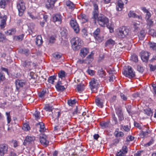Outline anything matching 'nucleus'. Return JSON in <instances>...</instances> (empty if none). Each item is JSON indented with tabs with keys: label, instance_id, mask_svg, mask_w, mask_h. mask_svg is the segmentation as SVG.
I'll use <instances>...</instances> for the list:
<instances>
[{
	"label": "nucleus",
	"instance_id": "obj_39",
	"mask_svg": "<svg viewBox=\"0 0 156 156\" xmlns=\"http://www.w3.org/2000/svg\"><path fill=\"white\" fill-rule=\"evenodd\" d=\"M98 10H93V15L94 19H96L98 17Z\"/></svg>",
	"mask_w": 156,
	"mask_h": 156
},
{
	"label": "nucleus",
	"instance_id": "obj_10",
	"mask_svg": "<svg viewBox=\"0 0 156 156\" xmlns=\"http://www.w3.org/2000/svg\"><path fill=\"white\" fill-rule=\"evenodd\" d=\"M70 24L75 32L76 33H78L80 31V29L76 21L73 20H71L70 22Z\"/></svg>",
	"mask_w": 156,
	"mask_h": 156
},
{
	"label": "nucleus",
	"instance_id": "obj_51",
	"mask_svg": "<svg viewBox=\"0 0 156 156\" xmlns=\"http://www.w3.org/2000/svg\"><path fill=\"white\" fill-rule=\"evenodd\" d=\"M6 38L4 35L0 32V42H3L5 41Z\"/></svg>",
	"mask_w": 156,
	"mask_h": 156
},
{
	"label": "nucleus",
	"instance_id": "obj_3",
	"mask_svg": "<svg viewBox=\"0 0 156 156\" xmlns=\"http://www.w3.org/2000/svg\"><path fill=\"white\" fill-rule=\"evenodd\" d=\"M17 6L19 11V16H22L26 9L24 2L21 0L17 2Z\"/></svg>",
	"mask_w": 156,
	"mask_h": 156
},
{
	"label": "nucleus",
	"instance_id": "obj_38",
	"mask_svg": "<svg viewBox=\"0 0 156 156\" xmlns=\"http://www.w3.org/2000/svg\"><path fill=\"white\" fill-rule=\"evenodd\" d=\"M66 75L65 73L63 71H60L58 73V77L62 79L63 77H65Z\"/></svg>",
	"mask_w": 156,
	"mask_h": 156
},
{
	"label": "nucleus",
	"instance_id": "obj_15",
	"mask_svg": "<svg viewBox=\"0 0 156 156\" xmlns=\"http://www.w3.org/2000/svg\"><path fill=\"white\" fill-rule=\"evenodd\" d=\"M62 16L60 14H57L55 15L53 17V22H58V24H60L62 21Z\"/></svg>",
	"mask_w": 156,
	"mask_h": 156
},
{
	"label": "nucleus",
	"instance_id": "obj_4",
	"mask_svg": "<svg viewBox=\"0 0 156 156\" xmlns=\"http://www.w3.org/2000/svg\"><path fill=\"white\" fill-rule=\"evenodd\" d=\"M129 30L125 27L120 28L118 33V36L121 38H123L128 35L129 33Z\"/></svg>",
	"mask_w": 156,
	"mask_h": 156
},
{
	"label": "nucleus",
	"instance_id": "obj_18",
	"mask_svg": "<svg viewBox=\"0 0 156 156\" xmlns=\"http://www.w3.org/2000/svg\"><path fill=\"white\" fill-rule=\"evenodd\" d=\"M7 18L6 16H4L2 18H1L0 27L2 29L4 28L6 26Z\"/></svg>",
	"mask_w": 156,
	"mask_h": 156
},
{
	"label": "nucleus",
	"instance_id": "obj_23",
	"mask_svg": "<svg viewBox=\"0 0 156 156\" xmlns=\"http://www.w3.org/2000/svg\"><path fill=\"white\" fill-rule=\"evenodd\" d=\"M88 53V50L86 48L81 49L80 53V55L82 58L84 57Z\"/></svg>",
	"mask_w": 156,
	"mask_h": 156
},
{
	"label": "nucleus",
	"instance_id": "obj_8",
	"mask_svg": "<svg viewBox=\"0 0 156 156\" xmlns=\"http://www.w3.org/2000/svg\"><path fill=\"white\" fill-rule=\"evenodd\" d=\"M150 54V53L145 51H142L140 53V55L141 59L144 62H147Z\"/></svg>",
	"mask_w": 156,
	"mask_h": 156
},
{
	"label": "nucleus",
	"instance_id": "obj_58",
	"mask_svg": "<svg viewBox=\"0 0 156 156\" xmlns=\"http://www.w3.org/2000/svg\"><path fill=\"white\" fill-rule=\"evenodd\" d=\"M61 34L62 36H66L67 34V30L66 29H63L61 32Z\"/></svg>",
	"mask_w": 156,
	"mask_h": 156
},
{
	"label": "nucleus",
	"instance_id": "obj_36",
	"mask_svg": "<svg viewBox=\"0 0 156 156\" xmlns=\"http://www.w3.org/2000/svg\"><path fill=\"white\" fill-rule=\"evenodd\" d=\"M55 79L56 77L55 76H51L48 78V81L49 83L53 84L54 82V80Z\"/></svg>",
	"mask_w": 156,
	"mask_h": 156
},
{
	"label": "nucleus",
	"instance_id": "obj_28",
	"mask_svg": "<svg viewBox=\"0 0 156 156\" xmlns=\"http://www.w3.org/2000/svg\"><path fill=\"white\" fill-rule=\"evenodd\" d=\"M16 32V30L15 28H12L5 32V33L7 35L14 34Z\"/></svg>",
	"mask_w": 156,
	"mask_h": 156
},
{
	"label": "nucleus",
	"instance_id": "obj_22",
	"mask_svg": "<svg viewBox=\"0 0 156 156\" xmlns=\"http://www.w3.org/2000/svg\"><path fill=\"white\" fill-rule=\"evenodd\" d=\"M37 126L39 128V131L40 132H43L45 130V128L44 125L42 122H39L36 124Z\"/></svg>",
	"mask_w": 156,
	"mask_h": 156
},
{
	"label": "nucleus",
	"instance_id": "obj_55",
	"mask_svg": "<svg viewBox=\"0 0 156 156\" xmlns=\"http://www.w3.org/2000/svg\"><path fill=\"white\" fill-rule=\"evenodd\" d=\"M9 156H17L16 154L13 149H11L9 151Z\"/></svg>",
	"mask_w": 156,
	"mask_h": 156
},
{
	"label": "nucleus",
	"instance_id": "obj_14",
	"mask_svg": "<svg viewBox=\"0 0 156 156\" xmlns=\"http://www.w3.org/2000/svg\"><path fill=\"white\" fill-rule=\"evenodd\" d=\"M39 140L41 143L45 146H47L49 143V141L47 140V136L45 135L40 136Z\"/></svg>",
	"mask_w": 156,
	"mask_h": 156
},
{
	"label": "nucleus",
	"instance_id": "obj_21",
	"mask_svg": "<svg viewBox=\"0 0 156 156\" xmlns=\"http://www.w3.org/2000/svg\"><path fill=\"white\" fill-rule=\"evenodd\" d=\"M55 87L58 91H63L65 89L64 86L62 85V82L59 81L55 85Z\"/></svg>",
	"mask_w": 156,
	"mask_h": 156
},
{
	"label": "nucleus",
	"instance_id": "obj_25",
	"mask_svg": "<svg viewBox=\"0 0 156 156\" xmlns=\"http://www.w3.org/2000/svg\"><path fill=\"white\" fill-rule=\"evenodd\" d=\"M36 43L38 46L41 45L43 43L42 37L41 35H38L36 38Z\"/></svg>",
	"mask_w": 156,
	"mask_h": 156
},
{
	"label": "nucleus",
	"instance_id": "obj_20",
	"mask_svg": "<svg viewBox=\"0 0 156 156\" xmlns=\"http://www.w3.org/2000/svg\"><path fill=\"white\" fill-rule=\"evenodd\" d=\"M32 65V63L31 62L26 61L23 63V66L25 69L27 70L30 69Z\"/></svg>",
	"mask_w": 156,
	"mask_h": 156
},
{
	"label": "nucleus",
	"instance_id": "obj_13",
	"mask_svg": "<svg viewBox=\"0 0 156 156\" xmlns=\"http://www.w3.org/2000/svg\"><path fill=\"white\" fill-rule=\"evenodd\" d=\"M116 113L118 116L119 120V122L123 120L124 118L122 109L121 108H117L116 109Z\"/></svg>",
	"mask_w": 156,
	"mask_h": 156
},
{
	"label": "nucleus",
	"instance_id": "obj_17",
	"mask_svg": "<svg viewBox=\"0 0 156 156\" xmlns=\"http://www.w3.org/2000/svg\"><path fill=\"white\" fill-rule=\"evenodd\" d=\"M104 102V100L99 98H96L95 99V102L96 104L98 106L102 108L103 106V103Z\"/></svg>",
	"mask_w": 156,
	"mask_h": 156
},
{
	"label": "nucleus",
	"instance_id": "obj_33",
	"mask_svg": "<svg viewBox=\"0 0 156 156\" xmlns=\"http://www.w3.org/2000/svg\"><path fill=\"white\" fill-rule=\"evenodd\" d=\"M146 21L147 22V27L148 28L151 27L154 25V22L151 20L149 19Z\"/></svg>",
	"mask_w": 156,
	"mask_h": 156
},
{
	"label": "nucleus",
	"instance_id": "obj_6",
	"mask_svg": "<svg viewBox=\"0 0 156 156\" xmlns=\"http://www.w3.org/2000/svg\"><path fill=\"white\" fill-rule=\"evenodd\" d=\"M90 86L92 91H95L97 89L98 85V81L94 79H91L90 82Z\"/></svg>",
	"mask_w": 156,
	"mask_h": 156
},
{
	"label": "nucleus",
	"instance_id": "obj_61",
	"mask_svg": "<svg viewBox=\"0 0 156 156\" xmlns=\"http://www.w3.org/2000/svg\"><path fill=\"white\" fill-rule=\"evenodd\" d=\"M121 151L122 152L125 154L127 153V147L125 146H123Z\"/></svg>",
	"mask_w": 156,
	"mask_h": 156
},
{
	"label": "nucleus",
	"instance_id": "obj_63",
	"mask_svg": "<svg viewBox=\"0 0 156 156\" xmlns=\"http://www.w3.org/2000/svg\"><path fill=\"white\" fill-rule=\"evenodd\" d=\"M144 112L147 115L151 116L152 115V113L151 111L146 110H144Z\"/></svg>",
	"mask_w": 156,
	"mask_h": 156
},
{
	"label": "nucleus",
	"instance_id": "obj_43",
	"mask_svg": "<svg viewBox=\"0 0 156 156\" xmlns=\"http://www.w3.org/2000/svg\"><path fill=\"white\" fill-rule=\"evenodd\" d=\"M134 139V137L132 136H129L126 137V140L125 141L126 144H127L128 142L130 141L133 140Z\"/></svg>",
	"mask_w": 156,
	"mask_h": 156
},
{
	"label": "nucleus",
	"instance_id": "obj_27",
	"mask_svg": "<svg viewBox=\"0 0 156 156\" xmlns=\"http://www.w3.org/2000/svg\"><path fill=\"white\" fill-rule=\"evenodd\" d=\"M119 129H116L114 133V135L116 137H122L124 135V133L122 132H119L118 131Z\"/></svg>",
	"mask_w": 156,
	"mask_h": 156
},
{
	"label": "nucleus",
	"instance_id": "obj_30",
	"mask_svg": "<svg viewBox=\"0 0 156 156\" xmlns=\"http://www.w3.org/2000/svg\"><path fill=\"white\" fill-rule=\"evenodd\" d=\"M98 74L100 77L104 78L105 76V73L102 69L99 70L98 72Z\"/></svg>",
	"mask_w": 156,
	"mask_h": 156
},
{
	"label": "nucleus",
	"instance_id": "obj_2",
	"mask_svg": "<svg viewBox=\"0 0 156 156\" xmlns=\"http://www.w3.org/2000/svg\"><path fill=\"white\" fill-rule=\"evenodd\" d=\"M98 19V22L99 24L102 27H105L107 26V23L109 22L108 18L102 14L99 15Z\"/></svg>",
	"mask_w": 156,
	"mask_h": 156
},
{
	"label": "nucleus",
	"instance_id": "obj_60",
	"mask_svg": "<svg viewBox=\"0 0 156 156\" xmlns=\"http://www.w3.org/2000/svg\"><path fill=\"white\" fill-rule=\"evenodd\" d=\"M120 96L121 98L122 99V100L126 101L127 99V97L122 93H120Z\"/></svg>",
	"mask_w": 156,
	"mask_h": 156
},
{
	"label": "nucleus",
	"instance_id": "obj_47",
	"mask_svg": "<svg viewBox=\"0 0 156 156\" xmlns=\"http://www.w3.org/2000/svg\"><path fill=\"white\" fill-rule=\"evenodd\" d=\"M44 109L47 111L50 112L52 111L53 108L51 106L47 105L44 107Z\"/></svg>",
	"mask_w": 156,
	"mask_h": 156
},
{
	"label": "nucleus",
	"instance_id": "obj_53",
	"mask_svg": "<svg viewBox=\"0 0 156 156\" xmlns=\"http://www.w3.org/2000/svg\"><path fill=\"white\" fill-rule=\"evenodd\" d=\"M46 93V91L45 90H43L42 92L39 94V97L43 99Z\"/></svg>",
	"mask_w": 156,
	"mask_h": 156
},
{
	"label": "nucleus",
	"instance_id": "obj_7",
	"mask_svg": "<svg viewBox=\"0 0 156 156\" xmlns=\"http://www.w3.org/2000/svg\"><path fill=\"white\" fill-rule=\"evenodd\" d=\"M100 30L99 28H97L93 33V36L98 42H101L103 40V37L100 35Z\"/></svg>",
	"mask_w": 156,
	"mask_h": 156
},
{
	"label": "nucleus",
	"instance_id": "obj_62",
	"mask_svg": "<svg viewBox=\"0 0 156 156\" xmlns=\"http://www.w3.org/2000/svg\"><path fill=\"white\" fill-rule=\"evenodd\" d=\"M121 126L122 127H123V130L125 131L128 132L130 130L129 128L127 126H123V125H122Z\"/></svg>",
	"mask_w": 156,
	"mask_h": 156
},
{
	"label": "nucleus",
	"instance_id": "obj_57",
	"mask_svg": "<svg viewBox=\"0 0 156 156\" xmlns=\"http://www.w3.org/2000/svg\"><path fill=\"white\" fill-rule=\"evenodd\" d=\"M53 56L55 59H58L60 58L61 57L60 54L58 53H55L53 54Z\"/></svg>",
	"mask_w": 156,
	"mask_h": 156
},
{
	"label": "nucleus",
	"instance_id": "obj_48",
	"mask_svg": "<svg viewBox=\"0 0 156 156\" xmlns=\"http://www.w3.org/2000/svg\"><path fill=\"white\" fill-rule=\"evenodd\" d=\"M100 125L103 128H105L108 126L109 123L108 122H102L101 123Z\"/></svg>",
	"mask_w": 156,
	"mask_h": 156
},
{
	"label": "nucleus",
	"instance_id": "obj_19",
	"mask_svg": "<svg viewBox=\"0 0 156 156\" xmlns=\"http://www.w3.org/2000/svg\"><path fill=\"white\" fill-rule=\"evenodd\" d=\"M78 18L81 20L83 22L85 23L88 21V16L84 14H81L78 16Z\"/></svg>",
	"mask_w": 156,
	"mask_h": 156
},
{
	"label": "nucleus",
	"instance_id": "obj_29",
	"mask_svg": "<svg viewBox=\"0 0 156 156\" xmlns=\"http://www.w3.org/2000/svg\"><path fill=\"white\" fill-rule=\"evenodd\" d=\"M24 35L22 34L19 36H15L14 37V40L15 41H21L23 40Z\"/></svg>",
	"mask_w": 156,
	"mask_h": 156
},
{
	"label": "nucleus",
	"instance_id": "obj_32",
	"mask_svg": "<svg viewBox=\"0 0 156 156\" xmlns=\"http://www.w3.org/2000/svg\"><path fill=\"white\" fill-rule=\"evenodd\" d=\"M145 35V34L144 30H141L138 35L139 39L140 40H143V38L144 37Z\"/></svg>",
	"mask_w": 156,
	"mask_h": 156
},
{
	"label": "nucleus",
	"instance_id": "obj_41",
	"mask_svg": "<svg viewBox=\"0 0 156 156\" xmlns=\"http://www.w3.org/2000/svg\"><path fill=\"white\" fill-rule=\"evenodd\" d=\"M78 91L80 92L83 90V84H78L77 87Z\"/></svg>",
	"mask_w": 156,
	"mask_h": 156
},
{
	"label": "nucleus",
	"instance_id": "obj_31",
	"mask_svg": "<svg viewBox=\"0 0 156 156\" xmlns=\"http://www.w3.org/2000/svg\"><path fill=\"white\" fill-rule=\"evenodd\" d=\"M66 4L70 9H72L74 7L73 3L70 1H67L66 2Z\"/></svg>",
	"mask_w": 156,
	"mask_h": 156
},
{
	"label": "nucleus",
	"instance_id": "obj_45",
	"mask_svg": "<svg viewBox=\"0 0 156 156\" xmlns=\"http://www.w3.org/2000/svg\"><path fill=\"white\" fill-rule=\"evenodd\" d=\"M76 100L75 99L73 100H69L68 101L67 103L69 106H72L76 103Z\"/></svg>",
	"mask_w": 156,
	"mask_h": 156
},
{
	"label": "nucleus",
	"instance_id": "obj_12",
	"mask_svg": "<svg viewBox=\"0 0 156 156\" xmlns=\"http://www.w3.org/2000/svg\"><path fill=\"white\" fill-rule=\"evenodd\" d=\"M127 0H119L117 5L116 7V9L118 11H121L123 8L124 3H127Z\"/></svg>",
	"mask_w": 156,
	"mask_h": 156
},
{
	"label": "nucleus",
	"instance_id": "obj_24",
	"mask_svg": "<svg viewBox=\"0 0 156 156\" xmlns=\"http://www.w3.org/2000/svg\"><path fill=\"white\" fill-rule=\"evenodd\" d=\"M57 0H48L46 6L48 8H52L54 6L55 2Z\"/></svg>",
	"mask_w": 156,
	"mask_h": 156
},
{
	"label": "nucleus",
	"instance_id": "obj_26",
	"mask_svg": "<svg viewBox=\"0 0 156 156\" xmlns=\"http://www.w3.org/2000/svg\"><path fill=\"white\" fill-rule=\"evenodd\" d=\"M115 44V41L111 39H109L106 41L105 44V46L106 47L108 46L113 45Z\"/></svg>",
	"mask_w": 156,
	"mask_h": 156
},
{
	"label": "nucleus",
	"instance_id": "obj_46",
	"mask_svg": "<svg viewBox=\"0 0 156 156\" xmlns=\"http://www.w3.org/2000/svg\"><path fill=\"white\" fill-rule=\"evenodd\" d=\"M127 111L128 113L130 115H132L133 114V111L131 109V106L130 105H128L126 107Z\"/></svg>",
	"mask_w": 156,
	"mask_h": 156
},
{
	"label": "nucleus",
	"instance_id": "obj_37",
	"mask_svg": "<svg viewBox=\"0 0 156 156\" xmlns=\"http://www.w3.org/2000/svg\"><path fill=\"white\" fill-rule=\"evenodd\" d=\"M60 115V112H55L54 114H53L52 116L53 118L55 119H58Z\"/></svg>",
	"mask_w": 156,
	"mask_h": 156
},
{
	"label": "nucleus",
	"instance_id": "obj_49",
	"mask_svg": "<svg viewBox=\"0 0 156 156\" xmlns=\"http://www.w3.org/2000/svg\"><path fill=\"white\" fill-rule=\"evenodd\" d=\"M146 13V14L145 15V19L146 20H149L151 16V12L149 11H148Z\"/></svg>",
	"mask_w": 156,
	"mask_h": 156
},
{
	"label": "nucleus",
	"instance_id": "obj_44",
	"mask_svg": "<svg viewBox=\"0 0 156 156\" xmlns=\"http://www.w3.org/2000/svg\"><path fill=\"white\" fill-rule=\"evenodd\" d=\"M150 47L154 50H156V44L154 43L150 42L149 43Z\"/></svg>",
	"mask_w": 156,
	"mask_h": 156
},
{
	"label": "nucleus",
	"instance_id": "obj_54",
	"mask_svg": "<svg viewBox=\"0 0 156 156\" xmlns=\"http://www.w3.org/2000/svg\"><path fill=\"white\" fill-rule=\"evenodd\" d=\"M93 54H91L87 57L86 59H87V60L89 61H88V63H90V62L93 60Z\"/></svg>",
	"mask_w": 156,
	"mask_h": 156
},
{
	"label": "nucleus",
	"instance_id": "obj_59",
	"mask_svg": "<svg viewBox=\"0 0 156 156\" xmlns=\"http://www.w3.org/2000/svg\"><path fill=\"white\" fill-rule=\"evenodd\" d=\"M6 114L7 115V119L8 121V123H9L11 121V119L10 116V113H8L7 112H6Z\"/></svg>",
	"mask_w": 156,
	"mask_h": 156
},
{
	"label": "nucleus",
	"instance_id": "obj_16",
	"mask_svg": "<svg viewBox=\"0 0 156 156\" xmlns=\"http://www.w3.org/2000/svg\"><path fill=\"white\" fill-rule=\"evenodd\" d=\"M35 140V137L34 136H26L25 138L24 143L27 144V143H31L34 142Z\"/></svg>",
	"mask_w": 156,
	"mask_h": 156
},
{
	"label": "nucleus",
	"instance_id": "obj_50",
	"mask_svg": "<svg viewBox=\"0 0 156 156\" xmlns=\"http://www.w3.org/2000/svg\"><path fill=\"white\" fill-rule=\"evenodd\" d=\"M150 131L148 130L145 131H142L140 133V134L143 136H147L148 134L150 133Z\"/></svg>",
	"mask_w": 156,
	"mask_h": 156
},
{
	"label": "nucleus",
	"instance_id": "obj_1",
	"mask_svg": "<svg viewBox=\"0 0 156 156\" xmlns=\"http://www.w3.org/2000/svg\"><path fill=\"white\" fill-rule=\"evenodd\" d=\"M72 48L74 50L79 49L82 44V41L81 39L78 37L72 38L71 41Z\"/></svg>",
	"mask_w": 156,
	"mask_h": 156
},
{
	"label": "nucleus",
	"instance_id": "obj_42",
	"mask_svg": "<svg viewBox=\"0 0 156 156\" xmlns=\"http://www.w3.org/2000/svg\"><path fill=\"white\" fill-rule=\"evenodd\" d=\"M132 60L135 62H137L138 60L137 56L135 54L131 56Z\"/></svg>",
	"mask_w": 156,
	"mask_h": 156
},
{
	"label": "nucleus",
	"instance_id": "obj_5",
	"mask_svg": "<svg viewBox=\"0 0 156 156\" xmlns=\"http://www.w3.org/2000/svg\"><path fill=\"white\" fill-rule=\"evenodd\" d=\"M122 72L124 75L129 78L134 77L135 75V72H133L130 66H128V68Z\"/></svg>",
	"mask_w": 156,
	"mask_h": 156
},
{
	"label": "nucleus",
	"instance_id": "obj_64",
	"mask_svg": "<svg viewBox=\"0 0 156 156\" xmlns=\"http://www.w3.org/2000/svg\"><path fill=\"white\" fill-rule=\"evenodd\" d=\"M66 117L65 116H62V121L61 122L62 123L64 124L67 121V119H66Z\"/></svg>",
	"mask_w": 156,
	"mask_h": 156
},
{
	"label": "nucleus",
	"instance_id": "obj_40",
	"mask_svg": "<svg viewBox=\"0 0 156 156\" xmlns=\"http://www.w3.org/2000/svg\"><path fill=\"white\" fill-rule=\"evenodd\" d=\"M40 113L39 112L36 111L33 114V115L35 117V119L37 120L40 118Z\"/></svg>",
	"mask_w": 156,
	"mask_h": 156
},
{
	"label": "nucleus",
	"instance_id": "obj_34",
	"mask_svg": "<svg viewBox=\"0 0 156 156\" xmlns=\"http://www.w3.org/2000/svg\"><path fill=\"white\" fill-rule=\"evenodd\" d=\"M7 0H0V6L1 8H4L6 4Z\"/></svg>",
	"mask_w": 156,
	"mask_h": 156
},
{
	"label": "nucleus",
	"instance_id": "obj_52",
	"mask_svg": "<svg viewBox=\"0 0 156 156\" xmlns=\"http://www.w3.org/2000/svg\"><path fill=\"white\" fill-rule=\"evenodd\" d=\"M23 129L25 131H27L30 129V127L28 124L27 123H25L23 125Z\"/></svg>",
	"mask_w": 156,
	"mask_h": 156
},
{
	"label": "nucleus",
	"instance_id": "obj_35",
	"mask_svg": "<svg viewBox=\"0 0 156 156\" xmlns=\"http://www.w3.org/2000/svg\"><path fill=\"white\" fill-rule=\"evenodd\" d=\"M136 14L134 11L130 10L128 14V16L129 18L133 17L135 18Z\"/></svg>",
	"mask_w": 156,
	"mask_h": 156
},
{
	"label": "nucleus",
	"instance_id": "obj_56",
	"mask_svg": "<svg viewBox=\"0 0 156 156\" xmlns=\"http://www.w3.org/2000/svg\"><path fill=\"white\" fill-rule=\"evenodd\" d=\"M112 118L113 121L114 122V124H117L118 123L117 119L114 114H113L112 115Z\"/></svg>",
	"mask_w": 156,
	"mask_h": 156
},
{
	"label": "nucleus",
	"instance_id": "obj_9",
	"mask_svg": "<svg viewBox=\"0 0 156 156\" xmlns=\"http://www.w3.org/2000/svg\"><path fill=\"white\" fill-rule=\"evenodd\" d=\"M15 83L16 89L18 90L20 88L23 87L26 85V81L25 80L18 79L16 80Z\"/></svg>",
	"mask_w": 156,
	"mask_h": 156
},
{
	"label": "nucleus",
	"instance_id": "obj_11",
	"mask_svg": "<svg viewBox=\"0 0 156 156\" xmlns=\"http://www.w3.org/2000/svg\"><path fill=\"white\" fill-rule=\"evenodd\" d=\"M8 145L5 144L0 145V156H4L7 152Z\"/></svg>",
	"mask_w": 156,
	"mask_h": 156
}]
</instances>
